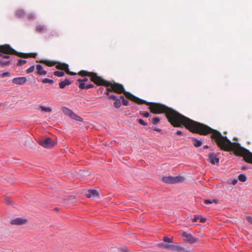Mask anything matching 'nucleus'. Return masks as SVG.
I'll return each mask as SVG.
<instances>
[{
  "label": "nucleus",
  "mask_w": 252,
  "mask_h": 252,
  "mask_svg": "<svg viewBox=\"0 0 252 252\" xmlns=\"http://www.w3.org/2000/svg\"><path fill=\"white\" fill-rule=\"evenodd\" d=\"M127 96L130 100L138 104H145L149 105L151 113L154 114L165 113L168 121L174 127L184 126L193 133L204 135L212 133V136L215 131H218L205 125L193 121L163 104L147 102L131 94L127 93Z\"/></svg>",
  "instance_id": "obj_1"
},
{
  "label": "nucleus",
  "mask_w": 252,
  "mask_h": 252,
  "mask_svg": "<svg viewBox=\"0 0 252 252\" xmlns=\"http://www.w3.org/2000/svg\"><path fill=\"white\" fill-rule=\"evenodd\" d=\"M220 149L225 151H233L237 156L244 157V160L252 163V153L247 149L241 147L237 142H231L226 136L222 135L219 131H215L211 136Z\"/></svg>",
  "instance_id": "obj_2"
},
{
  "label": "nucleus",
  "mask_w": 252,
  "mask_h": 252,
  "mask_svg": "<svg viewBox=\"0 0 252 252\" xmlns=\"http://www.w3.org/2000/svg\"><path fill=\"white\" fill-rule=\"evenodd\" d=\"M0 51L5 54H14V55L23 58H35L36 57L35 53L26 54L17 52L8 44L0 45Z\"/></svg>",
  "instance_id": "obj_3"
},
{
  "label": "nucleus",
  "mask_w": 252,
  "mask_h": 252,
  "mask_svg": "<svg viewBox=\"0 0 252 252\" xmlns=\"http://www.w3.org/2000/svg\"><path fill=\"white\" fill-rule=\"evenodd\" d=\"M109 87H107V90L110 91L111 92H113L116 93L121 94L123 93L126 97L129 99V98L127 96V93L131 94L130 93L126 92L125 90V88L121 84L117 83L114 82H109Z\"/></svg>",
  "instance_id": "obj_4"
},
{
  "label": "nucleus",
  "mask_w": 252,
  "mask_h": 252,
  "mask_svg": "<svg viewBox=\"0 0 252 252\" xmlns=\"http://www.w3.org/2000/svg\"><path fill=\"white\" fill-rule=\"evenodd\" d=\"M90 80L98 86L109 87L110 85L109 81L103 79L102 77L98 76L96 73L93 72L90 77Z\"/></svg>",
  "instance_id": "obj_5"
},
{
  "label": "nucleus",
  "mask_w": 252,
  "mask_h": 252,
  "mask_svg": "<svg viewBox=\"0 0 252 252\" xmlns=\"http://www.w3.org/2000/svg\"><path fill=\"white\" fill-rule=\"evenodd\" d=\"M162 181L167 184H177L183 182L185 181V178L181 176L163 177Z\"/></svg>",
  "instance_id": "obj_6"
},
{
  "label": "nucleus",
  "mask_w": 252,
  "mask_h": 252,
  "mask_svg": "<svg viewBox=\"0 0 252 252\" xmlns=\"http://www.w3.org/2000/svg\"><path fill=\"white\" fill-rule=\"evenodd\" d=\"M157 246L159 248L173 251L181 252L183 250L181 246L176 244H165L160 243L158 244Z\"/></svg>",
  "instance_id": "obj_7"
},
{
  "label": "nucleus",
  "mask_w": 252,
  "mask_h": 252,
  "mask_svg": "<svg viewBox=\"0 0 252 252\" xmlns=\"http://www.w3.org/2000/svg\"><path fill=\"white\" fill-rule=\"evenodd\" d=\"M40 145L45 148H50L55 145L56 143L50 138H46L44 140L41 141Z\"/></svg>",
  "instance_id": "obj_8"
},
{
  "label": "nucleus",
  "mask_w": 252,
  "mask_h": 252,
  "mask_svg": "<svg viewBox=\"0 0 252 252\" xmlns=\"http://www.w3.org/2000/svg\"><path fill=\"white\" fill-rule=\"evenodd\" d=\"M185 241L190 243H195L198 241L197 238L193 237L190 234L184 232L182 234Z\"/></svg>",
  "instance_id": "obj_9"
},
{
  "label": "nucleus",
  "mask_w": 252,
  "mask_h": 252,
  "mask_svg": "<svg viewBox=\"0 0 252 252\" xmlns=\"http://www.w3.org/2000/svg\"><path fill=\"white\" fill-rule=\"evenodd\" d=\"M56 67L57 69L64 70L66 73L69 75H74L76 74L75 73L69 71V69L68 68V65L67 64L63 63H59L58 64L56 65Z\"/></svg>",
  "instance_id": "obj_10"
},
{
  "label": "nucleus",
  "mask_w": 252,
  "mask_h": 252,
  "mask_svg": "<svg viewBox=\"0 0 252 252\" xmlns=\"http://www.w3.org/2000/svg\"><path fill=\"white\" fill-rule=\"evenodd\" d=\"M27 221V220L25 219L21 218H17L15 219L11 220L10 224L12 225H22L25 224Z\"/></svg>",
  "instance_id": "obj_11"
},
{
  "label": "nucleus",
  "mask_w": 252,
  "mask_h": 252,
  "mask_svg": "<svg viewBox=\"0 0 252 252\" xmlns=\"http://www.w3.org/2000/svg\"><path fill=\"white\" fill-rule=\"evenodd\" d=\"M12 81L15 84L22 85L26 82L27 79L25 77H19L13 78Z\"/></svg>",
  "instance_id": "obj_12"
},
{
  "label": "nucleus",
  "mask_w": 252,
  "mask_h": 252,
  "mask_svg": "<svg viewBox=\"0 0 252 252\" xmlns=\"http://www.w3.org/2000/svg\"><path fill=\"white\" fill-rule=\"evenodd\" d=\"M219 158L217 157L216 154L214 153H210L208 155V160L210 163L215 164L219 162Z\"/></svg>",
  "instance_id": "obj_13"
},
{
  "label": "nucleus",
  "mask_w": 252,
  "mask_h": 252,
  "mask_svg": "<svg viewBox=\"0 0 252 252\" xmlns=\"http://www.w3.org/2000/svg\"><path fill=\"white\" fill-rule=\"evenodd\" d=\"M98 192L95 189L89 190L86 193V196L88 198L98 197Z\"/></svg>",
  "instance_id": "obj_14"
},
{
  "label": "nucleus",
  "mask_w": 252,
  "mask_h": 252,
  "mask_svg": "<svg viewBox=\"0 0 252 252\" xmlns=\"http://www.w3.org/2000/svg\"><path fill=\"white\" fill-rule=\"evenodd\" d=\"M78 87L81 89H89L94 87V85L93 84H86L84 82L79 83Z\"/></svg>",
  "instance_id": "obj_15"
},
{
  "label": "nucleus",
  "mask_w": 252,
  "mask_h": 252,
  "mask_svg": "<svg viewBox=\"0 0 252 252\" xmlns=\"http://www.w3.org/2000/svg\"><path fill=\"white\" fill-rule=\"evenodd\" d=\"M37 73L39 75H45L46 74L47 72L43 69V67L40 64L36 65Z\"/></svg>",
  "instance_id": "obj_16"
},
{
  "label": "nucleus",
  "mask_w": 252,
  "mask_h": 252,
  "mask_svg": "<svg viewBox=\"0 0 252 252\" xmlns=\"http://www.w3.org/2000/svg\"><path fill=\"white\" fill-rule=\"evenodd\" d=\"M11 64L12 62L10 61H5L3 59H0V66L2 67H4L6 66H9Z\"/></svg>",
  "instance_id": "obj_17"
},
{
  "label": "nucleus",
  "mask_w": 252,
  "mask_h": 252,
  "mask_svg": "<svg viewBox=\"0 0 252 252\" xmlns=\"http://www.w3.org/2000/svg\"><path fill=\"white\" fill-rule=\"evenodd\" d=\"M71 84V82L67 79H65L64 80L61 82L59 83V86L61 89L64 88L66 86Z\"/></svg>",
  "instance_id": "obj_18"
},
{
  "label": "nucleus",
  "mask_w": 252,
  "mask_h": 252,
  "mask_svg": "<svg viewBox=\"0 0 252 252\" xmlns=\"http://www.w3.org/2000/svg\"><path fill=\"white\" fill-rule=\"evenodd\" d=\"M62 110L63 114L66 116H70L73 111L66 107H62Z\"/></svg>",
  "instance_id": "obj_19"
},
{
  "label": "nucleus",
  "mask_w": 252,
  "mask_h": 252,
  "mask_svg": "<svg viewBox=\"0 0 252 252\" xmlns=\"http://www.w3.org/2000/svg\"><path fill=\"white\" fill-rule=\"evenodd\" d=\"M70 117L71 119H72L74 120H76V121H78V122H82L83 121V119L81 117H80V116H79L78 115H77V114H75L73 112L71 114Z\"/></svg>",
  "instance_id": "obj_20"
},
{
  "label": "nucleus",
  "mask_w": 252,
  "mask_h": 252,
  "mask_svg": "<svg viewBox=\"0 0 252 252\" xmlns=\"http://www.w3.org/2000/svg\"><path fill=\"white\" fill-rule=\"evenodd\" d=\"M198 220H199L201 222H205L206 220V219L204 218H200V216L197 215H195L193 219V222H197Z\"/></svg>",
  "instance_id": "obj_21"
},
{
  "label": "nucleus",
  "mask_w": 252,
  "mask_h": 252,
  "mask_svg": "<svg viewBox=\"0 0 252 252\" xmlns=\"http://www.w3.org/2000/svg\"><path fill=\"white\" fill-rule=\"evenodd\" d=\"M92 73L93 72H89L86 70H81L78 72V74L82 76H89L91 77Z\"/></svg>",
  "instance_id": "obj_22"
},
{
  "label": "nucleus",
  "mask_w": 252,
  "mask_h": 252,
  "mask_svg": "<svg viewBox=\"0 0 252 252\" xmlns=\"http://www.w3.org/2000/svg\"><path fill=\"white\" fill-rule=\"evenodd\" d=\"M39 107L40 108L41 111L44 112H50L52 110V108L50 107H46L43 105H40L39 106Z\"/></svg>",
  "instance_id": "obj_23"
},
{
  "label": "nucleus",
  "mask_w": 252,
  "mask_h": 252,
  "mask_svg": "<svg viewBox=\"0 0 252 252\" xmlns=\"http://www.w3.org/2000/svg\"><path fill=\"white\" fill-rule=\"evenodd\" d=\"M110 92H111L110 91L107 90V92L105 93V94L109 97L110 99H113L114 100L118 99L116 95L111 94Z\"/></svg>",
  "instance_id": "obj_24"
},
{
  "label": "nucleus",
  "mask_w": 252,
  "mask_h": 252,
  "mask_svg": "<svg viewBox=\"0 0 252 252\" xmlns=\"http://www.w3.org/2000/svg\"><path fill=\"white\" fill-rule=\"evenodd\" d=\"M36 30L38 32L41 33L45 31V26L39 25L36 27Z\"/></svg>",
  "instance_id": "obj_25"
},
{
  "label": "nucleus",
  "mask_w": 252,
  "mask_h": 252,
  "mask_svg": "<svg viewBox=\"0 0 252 252\" xmlns=\"http://www.w3.org/2000/svg\"><path fill=\"white\" fill-rule=\"evenodd\" d=\"M43 63L48 66H54L56 63L55 62L52 61H44Z\"/></svg>",
  "instance_id": "obj_26"
},
{
  "label": "nucleus",
  "mask_w": 252,
  "mask_h": 252,
  "mask_svg": "<svg viewBox=\"0 0 252 252\" xmlns=\"http://www.w3.org/2000/svg\"><path fill=\"white\" fill-rule=\"evenodd\" d=\"M193 145L196 147H199L202 145V142L200 140H198L195 138H194L193 139Z\"/></svg>",
  "instance_id": "obj_27"
},
{
  "label": "nucleus",
  "mask_w": 252,
  "mask_h": 252,
  "mask_svg": "<svg viewBox=\"0 0 252 252\" xmlns=\"http://www.w3.org/2000/svg\"><path fill=\"white\" fill-rule=\"evenodd\" d=\"M115 102L114 103V106L117 108H119L121 106V102L120 99L118 98L116 100H114Z\"/></svg>",
  "instance_id": "obj_28"
},
{
  "label": "nucleus",
  "mask_w": 252,
  "mask_h": 252,
  "mask_svg": "<svg viewBox=\"0 0 252 252\" xmlns=\"http://www.w3.org/2000/svg\"><path fill=\"white\" fill-rule=\"evenodd\" d=\"M238 179L240 181L244 182L247 180V177L244 174H241L238 176Z\"/></svg>",
  "instance_id": "obj_29"
},
{
  "label": "nucleus",
  "mask_w": 252,
  "mask_h": 252,
  "mask_svg": "<svg viewBox=\"0 0 252 252\" xmlns=\"http://www.w3.org/2000/svg\"><path fill=\"white\" fill-rule=\"evenodd\" d=\"M42 82L44 84L49 83L51 84H53L54 83V81L52 79L44 78L42 80Z\"/></svg>",
  "instance_id": "obj_30"
},
{
  "label": "nucleus",
  "mask_w": 252,
  "mask_h": 252,
  "mask_svg": "<svg viewBox=\"0 0 252 252\" xmlns=\"http://www.w3.org/2000/svg\"><path fill=\"white\" fill-rule=\"evenodd\" d=\"M218 200L217 199H206L204 200V203L206 204H211L213 203H217Z\"/></svg>",
  "instance_id": "obj_31"
},
{
  "label": "nucleus",
  "mask_w": 252,
  "mask_h": 252,
  "mask_svg": "<svg viewBox=\"0 0 252 252\" xmlns=\"http://www.w3.org/2000/svg\"><path fill=\"white\" fill-rule=\"evenodd\" d=\"M173 238H168L167 236H164L163 238V241L165 242L169 243H173Z\"/></svg>",
  "instance_id": "obj_32"
},
{
  "label": "nucleus",
  "mask_w": 252,
  "mask_h": 252,
  "mask_svg": "<svg viewBox=\"0 0 252 252\" xmlns=\"http://www.w3.org/2000/svg\"><path fill=\"white\" fill-rule=\"evenodd\" d=\"M54 75L58 77H62L64 75V73L62 71H56L54 73Z\"/></svg>",
  "instance_id": "obj_33"
},
{
  "label": "nucleus",
  "mask_w": 252,
  "mask_h": 252,
  "mask_svg": "<svg viewBox=\"0 0 252 252\" xmlns=\"http://www.w3.org/2000/svg\"><path fill=\"white\" fill-rule=\"evenodd\" d=\"M16 14L19 17H23L25 15V12L22 10H19L17 11Z\"/></svg>",
  "instance_id": "obj_34"
},
{
  "label": "nucleus",
  "mask_w": 252,
  "mask_h": 252,
  "mask_svg": "<svg viewBox=\"0 0 252 252\" xmlns=\"http://www.w3.org/2000/svg\"><path fill=\"white\" fill-rule=\"evenodd\" d=\"M26 63H27V61L26 60L19 59V60H18V62L17 63V66H22L23 64H25Z\"/></svg>",
  "instance_id": "obj_35"
},
{
  "label": "nucleus",
  "mask_w": 252,
  "mask_h": 252,
  "mask_svg": "<svg viewBox=\"0 0 252 252\" xmlns=\"http://www.w3.org/2000/svg\"><path fill=\"white\" fill-rule=\"evenodd\" d=\"M0 52L2 53V54H1V56H0V57H1L0 59H3L4 60L9 59V58H10L9 55L10 54H5L0 51Z\"/></svg>",
  "instance_id": "obj_36"
},
{
  "label": "nucleus",
  "mask_w": 252,
  "mask_h": 252,
  "mask_svg": "<svg viewBox=\"0 0 252 252\" xmlns=\"http://www.w3.org/2000/svg\"><path fill=\"white\" fill-rule=\"evenodd\" d=\"M160 119L159 117H155L152 120L153 124L154 125H156L160 122Z\"/></svg>",
  "instance_id": "obj_37"
},
{
  "label": "nucleus",
  "mask_w": 252,
  "mask_h": 252,
  "mask_svg": "<svg viewBox=\"0 0 252 252\" xmlns=\"http://www.w3.org/2000/svg\"><path fill=\"white\" fill-rule=\"evenodd\" d=\"M140 115L148 118L150 116V114L148 112L141 111L140 112Z\"/></svg>",
  "instance_id": "obj_38"
},
{
  "label": "nucleus",
  "mask_w": 252,
  "mask_h": 252,
  "mask_svg": "<svg viewBox=\"0 0 252 252\" xmlns=\"http://www.w3.org/2000/svg\"><path fill=\"white\" fill-rule=\"evenodd\" d=\"M34 66L32 65V66H31L30 67H29V68H28L27 70H26V72L27 73H31V72H32L34 71Z\"/></svg>",
  "instance_id": "obj_39"
},
{
  "label": "nucleus",
  "mask_w": 252,
  "mask_h": 252,
  "mask_svg": "<svg viewBox=\"0 0 252 252\" xmlns=\"http://www.w3.org/2000/svg\"><path fill=\"white\" fill-rule=\"evenodd\" d=\"M137 121L139 124L142 126H146L147 125V123L141 119H138Z\"/></svg>",
  "instance_id": "obj_40"
},
{
  "label": "nucleus",
  "mask_w": 252,
  "mask_h": 252,
  "mask_svg": "<svg viewBox=\"0 0 252 252\" xmlns=\"http://www.w3.org/2000/svg\"><path fill=\"white\" fill-rule=\"evenodd\" d=\"M88 79L86 77L84 78L83 79H77V81L79 82L80 83L82 82L85 83V82L88 81Z\"/></svg>",
  "instance_id": "obj_41"
},
{
  "label": "nucleus",
  "mask_w": 252,
  "mask_h": 252,
  "mask_svg": "<svg viewBox=\"0 0 252 252\" xmlns=\"http://www.w3.org/2000/svg\"><path fill=\"white\" fill-rule=\"evenodd\" d=\"M9 75H10V73L9 72H5L2 73L1 74V77L2 78H4V77H5L7 76H9Z\"/></svg>",
  "instance_id": "obj_42"
},
{
  "label": "nucleus",
  "mask_w": 252,
  "mask_h": 252,
  "mask_svg": "<svg viewBox=\"0 0 252 252\" xmlns=\"http://www.w3.org/2000/svg\"><path fill=\"white\" fill-rule=\"evenodd\" d=\"M122 102H123V105H124L125 106H127L129 103L128 101L126 99H124V100H123Z\"/></svg>",
  "instance_id": "obj_43"
},
{
  "label": "nucleus",
  "mask_w": 252,
  "mask_h": 252,
  "mask_svg": "<svg viewBox=\"0 0 252 252\" xmlns=\"http://www.w3.org/2000/svg\"><path fill=\"white\" fill-rule=\"evenodd\" d=\"M247 220L251 223L252 224V217L248 216L246 218Z\"/></svg>",
  "instance_id": "obj_44"
},
{
  "label": "nucleus",
  "mask_w": 252,
  "mask_h": 252,
  "mask_svg": "<svg viewBox=\"0 0 252 252\" xmlns=\"http://www.w3.org/2000/svg\"><path fill=\"white\" fill-rule=\"evenodd\" d=\"M237 182H238L237 179H233V180H232V181H231V184H232L233 185H236V184H237Z\"/></svg>",
  "instance_id": "obj_45"
},
{
  "label": "nucleus",
  "mask_w": 252,
  "mask_h": 252,
  "mask_svg": "<svg viewBox=\"0 0 252 252\" xmlns=\"http://www.w3.org/2000/svg\"><path fill=\"white\" fill-rule=\"evenodd\" d=\"M5 201L7 204H10L11 203L10 201L8 198H6Z\"/></svg>",
  "instance_id": "obj_46"
},
{
  "label": "nucleus",
  "mask_w": 252,
  "mask_h": 252,
  "mask_svg": "<svg viewBox=\"0 0 252 252\" xmlns=\"http://www.w3.org/2000/svg\"><path fill=\"white\" fill-rule=\"evenodd\" d=\"M176 134L177 135H181L182 134V131L181 130H177L176 132Z\"/></svg>",
  "instance_id": "obj_47"
},
{
  "label": "nucleus",
  "mask_w": 252,
  "mask_h": 252,
  "mask_svg": "<svg viewBox=\"0 0 252 252\" xmlns=\"http://www.w3.org/2000/svg\"><path fill=\"white\" fill-rule=\"evenodd\" d=\"M154 130L158 131V132H160V131H161V129L158 128H154Z\"/></svg>",
  "instance_id": "obj_48"
},
{
  "label": "nucleus",
  "mask_w": 252,
  "mask_h": 252,
  "mask_svg": "<svg viewBox=\"0 0 252 252\" xmlns=\"http://www.w3.org/2000/svg\"><path fill=\"white\" fill-rule=\"evenodd\" d=\"M75 198L73 196H71L69 197V199H74Z\"/></svg>",
  "instance_id": "obj_49"
},
{
  "label": "nucleus",
  "mask_w": 252,
  "mask_h": 252,
  "mask_svg": "<svg viewBox=\"0 0 252 252\" xmlns=\"http://www.w3.org/2000/svg\"><path fill=\"white\" fill-rule=\"evenodd\" d=\"M120 98H121V99H122V100H124V99H125V98H124V96H123V95H121V96H120Z\"/></svg>",
  "instance_id": "obj_50"
},
{
  "label": "nucleus",
  "mask_w": 252,
  "mask_h": 252,
  "mask_svg": "<svg viewBox=\"0 0 252 252\" xmlns=\"http://www.w3.org/2000/svg\"><path fill=\"white\" fill-rule=\"evenodd\" d=\"M241 169L243 170H245L246 169V167L245 166H242Z\"/></svg>",
  "instance_id": "obj_51"
},
{
  "label": "nucleus",
  "mask_w": 252,
  "mask_h": 252,
  "mask_svg": "<svg viewBox=\"0 0 252 252\" xmlns=\"http://www.w3.org/2000/svg\"><path fill=\"white\" fill-rule=\"evenodd\" d=\"M208 147H208V146H207V145H206V146H204V148H205V149L208 148Z\"/></svg>",
  "instance_id": "obj_52"
}]
</instances>
